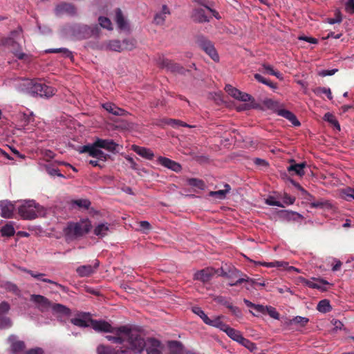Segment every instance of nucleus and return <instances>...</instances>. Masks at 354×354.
<instances>
[{"mask_svg":"<svg viewBox=\"0 0 354 354\" xmlns=\"http://www.w3.org/2000/svg\"><path fill=\"white\" fill-rule=\"evenodd\" d=\"M115 336L106 335V338L115 344H122L126 342L127 344L122 348H133L138 345V341L140 340L143 343V349L145 346V340L142 336L136 330H131L127 326H122L119 328H115Z\"/></svg>","mask_w":354,"mask_h":354,"instance_id":"nucleus-1","label":"nucleus"},{"mask_svg":"<svg viewBox=\"0 0 354 354\" xmlns=\"http://www.w3.org/2000/svg\"><path fill=\"white\" fill-rule=\"evenodd\" d=\"M19 89L31 96L50 97L55 94L56 89L44 83L36 80L26 79L22 81Z\"/></svg>","mask_w":354,"mask_h":354,"instance_id":"nucleus-2","label":"nucleus"},{"mask_svg":"<svg viewBox=\"0 0 354 354\" xmlns=\"http://www.w3.org/2000/svg\"><path fill=\"white\" fill-rule=\"evenodd\" d=\"M91 227V223L88 219H82L79 222H69L64 229V233L68 238L75 239L88 233Z\"/></svg>","mask_w":354,"mask_h":354,"instance_id":"nucleus-3","label":"nucleus"},{"mask_svg":"<svg viewBox=\"0 0 354 354\" xmlns=\"http://www.w3.org/2000/svg\"><path fill=\"white\" fill-rule=\"evenodd\" d=\"M138 341L137 346H133V348H120L115 349L109 346L100 345L97 348L98 354H136L140 353L143 351V343L140 340Z\"/></svg>","mask_w":354,"mask_h":354,"instance_id":"nucleus-4","label":"nucleus"},{"mask_svg":"<svg viewBox=\"0 0 354 354\" xmlns=\"http://www.w3.org/2000/svg\"><path fill=\"white\" fill-rule=\"evenodd\" d=\"M40 205L34 201H29L19 206V214L24 219H34L37 216Z\"/></svg>","mask_w":354,"mask_h":354,"instance_id":"nucleus-5","label":"nucleus"},{"mask_svg":"<svg viewBox=\"0 0 354 354\" xmlns=\"http://www.w3.org/2000/svg\"><path fill=\"white\" fill-rule=\"evenodd\" d=\"M157 64L158 67L166 69L167 71L174 74L184 75L187 71H188V70H186L180 64L164 57H160L157 61Z\"/></svg>","mask_w":354,"mask_h":354,"instance_id":"nucleus-6","label":"nucleus"},{"mask_svg":"<svg viewBox=\"0 0 354 354\" xmlns=\"http://www.w3.org/2000/svg\"><path fill=\"white\" fill-rule=\"evenodd\" d=\"M89 46L93 49L100 50H111L118 53L124 50L122 44L118 39L106 40L101 44H91Z\"/></svg>","mask_w":354,"mask_h":354,"instance_id":"nucleus-7","label":"nucleus"},{"mask_svg":"<svg viewBox=\"0 0 354 354\" xmlns=\"http://www.w3.org/2000/svg\"><path fill=\"white\" fill-rule=\"evenodd\" d=\"M196 43L214 62H218L219 56L210 41L203 35L196 37Z\"/></svg>","mask_w":354,"mask_h":354,"instance_id":"nucleus-8","label":"nucleus"},{"mask_svg":"<svg viewBox=\"0 0 354 354\" xmlns=\"http://www.w3.org/2000/svg\"><path fill=\"white\" fill-rule=\"evenodd\" d=\"M99 147L94 146V142L91 145H84L80 149V153H88L90 156L96 158L98 160L106 161L109 157L108 154L104 153L99 149Z\"/></svg>","mask_w":354,"mask_h":354,"instance_id":"nucleus-9","label":"nucleus"},{"mask_svg":"<svg viewBox=\"0 0 354 354\" xmlns=\"http://www.w3.org/2000/svg\"><path fill=\"white\" fill-rule=\"evenodd\" d=\"M100 32V28L97 25L87 26L82 25L80 26L77 30V35L79 39H84L90 38L92 36H96Z\"/></svg>","mask_w":354,"mask_h":354,"instance_id":"nucleus-10","label":"nucleus"},{"mask_svg":"<svg viewBox=\"0 0 354 354\" xmlns=\"http://www.w3.org/2000/svg\"><path fill=\"white\" fill-rule=\"evenodd\" d=\"M30 301L37 304L41 312H46L51 308L52 302L46 297L40 295H32Z\"/></svg>","mask_w":354,"mask_h":354,"instance_id":"nucleus-11","label":"nucleus"},{"mask_svg":"<svg viewBox=\"0 0 354 354\" xmlns=\"http://www.w3.org/2000/svg\"><path fill=\"white\" fill-rule=\"evenodd\" d=\"M91 326L97 332L115 333V328L104 320H91Z\"/></svg>","mask_w":354,"mask_h":354,"instance_id":"nucleus-12","label":"nucleus"},{"mask_svg":"<svg viewBox=\"0 0 354 354\" xmlns=\"http://www.w3.org/2000/svg\"><path fill=\"white\" fill-rule=\"evenodd\" d=\"M192 312L194 314L199 316L203 319V321L207 325L215 327H220V324H221V322L218 318H216L214 320L210 319L200 307L194 306L192 308Z\"/></svg>","mask_w":354,"mask_h":354,"instance_id":"nucleus-13","label":"nucleus"},{"mask_svg":"<svg viewBox=\"0 0 354 354\" xmlns=\"http://www.w3.org/2000/svg\"><path fill=\"white\" fill-rule=\"evenodd\" d=\"M90 313H82L77 315V317L71 319V322L78 327L85 328L91 326Z\"/></svg>","mask_w":354,"mask_h":354,"instance_id":"nucleus-14","label":"nucleus"},{"mask_svg":"<svg viewBox=\"0 0 354 354\" xmlns=\"http://www.w3.org/2000/svg\"><path fill=\"white\" fill-rule=\"evenodd\" d=\"M56 15H61L64 13L71 15L74 16L76 15V8L74 5L69 3H61L58 4L55 10Z\"/></svg>","mask_w":354,"mask_h":354,"instance_id":"nucleus-15","label":"nucleus"},{"mask_svg":"<svg viewBox=\"0 0 354 354\" xmlns=\"http://www.w3.org/2000/svg\"><path fill=\"white\" fill-rule=\"evenodd\" d=\"M100 262L96 260L95 263L93 266L91 265H84L79 266L76 269V272L78 275L81 277H89L94 272H95L96 270L99 267Z\"/></svg>","mask_w":354,"mask_h":354,"instance_id":"nucleus-16","label":"nucleus"},{"mask_svg":"<svg viewBox=\"0 0 354 354\" xmlns=\"http://www.w3.org/2000/svg\"><path fill=\"white\" fill-rule=\"evenodd\" d=\"M94 146L113 152L116 151L118 145L113 140L97 138L94 142Z\"/></svg>","mask_w":354,"mask_h":354,"instance_id":"nucleus-17","label":"nucleus"},{"mask_svg":"<svg viewBox=\"0 0 354 354\" xmlns=\"http://www.w3.org/2000/svg\"><path fill=\"white\" fill-rule=\"evenodd\" d=\"M216 272L214 268H207L196 272L194 274V279L201 281L203 283L209 281L215 274Z\"/></svg>","mask_w":354,"mask_h":354,"instance_id":"nucleus-18","label":"nucleus"},{"mask_svg":"<svg viewBox=\"0 0 354 354\" xmlns=\"http://www.w3.org/2000/svg\"><path fill=\"white\" fill-rule=\"evenodd\" d=\"M158 162L162 166L166 168H168L175 172H180L182 169L181 165L168 158L159 156L158 158Z\"/></svg>","mask_w":354,"mask_h":354,"instance_id":"nucleus-19","label":"nucleus"},{"mask_svg":"<svg viewBox=\"0 0 354 354\" xmlns=\"http://www.w3.org/2000/svg\"><path fill=\"white\" fill-rule=\"evenodd\" d=\"M306 167V162L301 163H296L294 160H292L290 165L287 167V170L289 173L293 172L295 174L303 176L305 174L304 169Z\"/></svg>","mask_w":354,"mask_h":354,"instance_id":"nucleus-20","label":"nucleus"},{"mask_svg":"<svg viewBox=\"0 0 354 354\" xmlns=\"http://www.w3.org/2000/svg\"><path fill=\"white\" fill-rule=\"evenodd\" d=\"M145 347L147 354H162L160 350V342L156 339H149L147 342H145Z\"/></svg>","mask_w":354,"mask_h":354,"instance_id":"nucleus-21","label":"nucleus"},{"mask_svg":"<svg viewBox=\"0 0 354 354\" xmlns=\"http://www.w3.org/2000/svg\"><path fill=\"white\" fill-rule=\"evenodd\" d=\"M102 107L109 113L117 116L126 115L127 112L112 102H106L102 104Z\"/></svg>","mask_w":354,"mask_h":354,"instance_id":"nucleus-22","label":"nucleus"},{"mask_svg":"<svg viewBox=\"0 0 354 354\" xmlns=\"http://www.w3.org/2000/svg\"><path fill=\"white\" fill-rule=\"evenodd\" d=\"M0 208L1 210V216L3 218H11L13 214L14 205L7 201L0 202Z\"/></svg>","mask_w":354,"mask_h":354,"instance_id":"nucleus-23","label":"nucleus"},{"mask_svg":"<svg viewBox=\"0 0 354 354\" xmlns=\"http://www.w3.org/2000/svg\"><path fill=\"white\" fill-rule=\"evenodd\" d=\"M222 330H223L231 339L233 340L238 342L242 334L240 331L230 327L229 326L221 322L219 327Z\"/></svg>","mask_w":354,"mask_h":354,"instance_id":"nucleus-24","label":"nucleus"},{"mask_svg":"<svg viewBox=\"0 0 354 354\" xmlns=\"http://www.w3.org/2000/svg\"><path fill=\"white\" fill-rule=\"evenodd\" d=\"M132 149L137 154H138L139 156H140L141 157H142L145 159L152 160L154 158V153L150 149L137 146V145H133Z\"/></svg>","mask_w":354,"mask_h":354,"instance_id":"nucleus-25","label":"nucleus"},{"mask_svg":"<svg viewBox=\"0 0 354 354\" xmlns=\"http://www.w3.org/2000/svg\"><path fill=\"white\" fill-rule=\"evenodd\" d=\"M317 282L310 281V280H305V283L306 286H308L309 288H315L318 290H321L322 291H326L327 288L325 287V286L328 285L329 283L323 279H313Z\"/></svg>","mask_w":354,"mask_h":354,"instance_id":"nucleus-26","label":"nucleus"},{"mask_svg":"<svg viewBox=\"0 0 354 354\" xmlns=\"http://www.w3.org/2000/svg\"><path fill=\"white\" fill-rule=\"evenodd\" d=\"M277 114L289 120L294 126H299L301 124L295 115L288 110L279 109Z\"/></svg>","mask_w":354,"mask_h":354,"instance_id":"nucleus-27","label":"nucleus"},{"mask_svg":"<svg viewBox=\"0 0 354 354\" xmlns=\"http://www.w3.org/2000/svg\"><path fill=\"white\" fill-rule=\"evenodd\" d=\"M192 17L194 21L198 23L209 22V19L205 15V10L203 8H196L193 10Z\"/></svg>","mask_w":354,"mask_h":354,"instance_id":"nucleus-28","label":"nucleus"},{"mask_svg":"<svg viewBox=\"0 0 354 354\" xmlns=\"http://www.w3.org/2000/svg\"><path fill=\"white\" fill-rule=\"evenodd\" d=\"M24 272L28 273L29 274H30L32 277L38 279V280H40L41 281H44V282H46V283H51V284H54L61 288H64L63 286H62L61 284L54 281H52L49 279H46V278H44L43 277L45 276V274L44 273H37V272H33L32 270H27V269H24L23 270Z\"/></svg>","mask_w":354,"mask_h":354,"instance_id":"nucleus-29","label":"nucleus"},{"mask_svg":"<svg viewBox=\"0 0 354 354\" xmlns=\"http://www.w3.org/2000/svg\"><path fill=\"white\" fill-rule=\"evenodd\" d=\"M170 15V10L166 5H163L160 12L154 17V22L158 25L163 24L167 15Z\"/></svg>","mask_w":354,"mask_h":354,"instance_id":"nucleus-30","label":"nucleus"},{"mask_svg":"<svg viewBox=\"0 0 354 354\" xmlns=\"http://www.w3.org/2000/svg\"><path fill=\"white\" fill-rule=\"evenodd\" d=\"M225 189L218 191H212L209 193V196L214 197L219 200H223L226 198V194L231 190V187L229 184H225Z\"/></svg>","mask_w":354,"mask_h":354,"instance_id":"nucleus-31","label":"nucleus"},{"mask_svg":"<svg viewBox=\"0 0 354 354\" xmlns=\"http://www.w3.org/2000/svg\"><path fill=\"white\" fill-rule=\"evenodd\" d=\"M54 313L59 314L64 316H68L71 315V310L64 305L61 304H52L50 308Z\"/></svg>","mask_w":354,"mask_h":354,"instance_id":"nucleus-32","label":"nucleus"},{"mask_svg":"<svg viewBox=\"0 0 354 354\" xmlns=\"http://www.w3.org/2000/svg\"><path fill=\"white\" fill-rule=\"evenodd\" d=\"M169 347L170 351L169 354H191L190 353L186 352L183 349L182 344L177 341L171 342Z\"/></svg>","mask_w":354,"mask_h":354,"instance_id":"nucleus-33","label":"nucleus"},{"mask_svg":"<svg viewBox=\"0 0 354 354\" xmlns=\"http://www.w3.org/2000/svg\"><path fill=\"white\" fill-rule=\"evenodd\" d=\"M115 22L120 30H125L127 28V21L123 16L122 12L120 8L115 10Z\"/></svg>","mask_w":354,"mask_h":354,"instance_id":"nucleus-34","label":"nucleus"},{"mask_svg":"<svg viewBox=\"0 0 354 354\" xmlns=\"http://www.w3.org/2000/svg\"><path fill=\"white\" fill-rule=\"evenodd\" d=\"M215 301L230 309L232 313H236L239 310V308L234 306L232 303L230 302L225 297L223 296H218L215 298Z\"/></svg>","mask_w":354,"mask_h":354,"instance_id":"nucleus-35","label":"nucleus"},{"mask_svg":"<svg viewBox=\"0 0 354 354\" xmlns=\"http://www.w3.org/2000/svg\"><path fill=\"white\" fill-rule=\"evenodd\" d=\"M109 230V225L107 223H101L95 227L94 229V234L99 237H104L107 234Z\"/></svg>","mask_w":354,"mask_h":354,"instance_id":"nucleus-36","label":"nucleus"},{"mask_svg":"<svg viewBox=\"0 0 354 354\" xmlns=\"http://www.w3.org/2000/svg\"><path fill=\"white\" fill-rule=\"evenodd\" d=\"M165 124L169 125L174 128H178L179 127H186L192 128L193 126L187 124V123L176 119H165Z\"/></svg>","mask_w":354,"mask_h":354,"instance_id":"nucleus-37","label":"nucleus"},{"mask_svg":"<svg viewBox=\"0 0 354 354\" xmlns=\"http://www.w3.org/2000/svg\"><path fill=\"white\" fill-rule=\"evenodd\" d=\"M332 307L330 304V301L328 299H322L321 300L317 306V310L319 312L326 313H328L331 310Z\"/></svg>","mask_w":354,"mask_h":354,"instance_id":"nucleus-38","label":"nucleus"},{"mask_svg":"<svg viewBox=\"0 0 354 354\" xmlns=\"http://www.w3.org/2000/svg\"><path fill=\"white\" fill-rule=\"evenodd\" d=\"M124 50H132L136 48L137 41L133 38L124 39L122 41Z\"/></svg>","mask_w":354,"mask_h":354,"instance_id":"nucleus-39","label":"nucleus"},{"mask_svg":"<svg viewBox=\"0 0 354 354\" xmlns=\"http://www.w3.org/2000/svg\"><path fill=\"white\" fill-rule=\"evenodd\" d=\"M237 342L249 349L250 351H253L257 349L256 344L249 339L245 338L243 335L241 336Z\"/></svg>","mask_w":354,"mask_h":354,"instance_id":"nucleus-40","label":"nucleus"},{"mask_svg":"<svg viewBox=\"0 0 354 354\" xmlns=\"http://www.w3.org/2000/svg\"><path fill=\"white\" fill-rule=\"evenodd\" d=\"M324 119L331 124L336 129L340 131V125L334 115L329 112L326 113Z\"/></svg>","mask_w":354,"mask_h":354,"instance_id":"nucleus-41","label":"nucleus"},{"mask_svg":"<svg viewBox=\"0 0 354 354\" xmlns=\"http://www.w3.org/2000/svg\"><path fill=\"white\" fill-rule=\"evenodd\" d=\"M73 205H75L79 208L88 209L91 206V202L88 199H77L71 201Z\"/></svg>","mask_w":354,"mask_h":354,"instance_id":"nucleus-42","label":"nucleus"},{"mask_svg":"<svg viewBox=\"0 0 354 354\" xmlns=\"http://www.w3.org/2000/svg\"><path fill=\"white\" fill-rule=\"evenodd\" d=\"M1 232L3 236H12L15 234V230L12 224L7 223L1 227Z\"/></svg>","mask_w":354,"mask_h":354,"instance_id":"nucleus-43","label":"nucleus"},{"mask_svg":"<svg viewBox=\"0 0 354 354\" xmlns=\"http://www.w3.org/2000/svg\"><path fill=\"white\" fill-rule=\"evenodd\" d=\"M46 53H62L65 57H68V58L73 57L72 52L66 48H52V49L47 50Z\"/></svg>","mask_w":354,"mask_h":354,"instance_id":"nucleus-44","label":"nucleus"},{"mask_svg":"<svg viewBox=\"0 0 354 354\" xmlns=\"http://www.w3.org/2000/svg\"><path fill=\"white\" fill-rule=\"evenodd\" d=\"M313 92L315 94L319 96H320L322 94H326L329 100L333 99L331 91L329 88L317 87L313 90Z\"/></svg>","mask_w":354,"mask_h":354,"instance_id":"nucleus-45","label":"nucleus"},{"mask_svg":"<svg viewBox=\"0 0 354 354\" xmlns=\"http://www.w3.org/2000/svg\"><path fill=\"white\" fill-rule=\"evenodd\" d=\"M342 197L347 201L354 200V189L351 187H346L342 190Z\"/></svg>","mask_w":354,"mask_h":354,"instance_id":"nucleus-46","label":"nucleus"},{"mask_svg":"<svg viewBox=\"0 0 354 354\" xmlns=\"http://www.w3.org/2000/svg\"><path fill=\"white\" fill-rule=\"evenodd\" d=\"M263 104L268 109L273 110L277 113L279 109V103L272 99H266L263 101Z\"/></svg>","mask_w":354,"mask_h":354,"instance_id":"nucleus-47","label":"nucleus"},{"mask_svg":"<svg viewBox=\"0 0 354 354\" xmlns=\"http://www.w3.org/2000/svg\"><path fill=\"white\" fill-rule=\"evenodd\" d=\"M25 347V343L23 341H16L12 344L11 350L12 353H17L22 351Z\"/></svg>","mask_w":354,"mask_h":354,"instance_id":"nucleus-48","label":"nucleus"},{"mask_svg":"<svg viewBox=\"0 0 354 354\" xmlns=\"http://www.w3.org/2000/svg\"><path fill=\"white\" fill-rule=\"evenodd\" d=\"M5 289L10 292L14 293L15 295H20V290L17 287V286L13 283L11 282H7L4 285Z\"/></svg>","mask_w":354,"mask_h":354,"instance_id":"nucleus-49","label":"nucleus"},{"mask_svg":"<svg viewBox=\"0 0 354 354\" xmlns=\"http://www.w3.org/2000/svg\"><path fill=\"white\" fill-rule=\"evenodd\" d=\"M98 21H99V24L101 27L108 29V30L112 29V27H111L112 24H111V20L109 18L105 17H100L98 19Z\"/></svg>","mask_w":354,"mask_h":354,"instance_id":"nucleus-50","label":"nucleus"},{"mask_svg":"<svg viewBox=\"0 0 354 354\" xmlns=\"http://www.w3.org/2000/svg\"><path fill=\"white\" fill-rule=\"evenodd\" d=\"M243 282H249L251 283V284H254L255 283V280L250 279L246 275H245V277L239 278L237 280H236L235 282H229L228 285L230 286H238Z\"/></svg>","mask_w":354,"mask_h":354,"instance_id":"nucleus-51","label":"nucleus"},{"mask_svg":"<svg viewBox=\"0 0 354 354\" xmlns=\"http://www.w3.org/2000/svg\"><path fill=\"white\" fill-rule=\"evenodd\" d=\"M225 91L230 95H231L232 97L236 100L239 97V95H240L241 91L238 90L237 88L233 87L231 85H226Z\"/></svg>","mask_w":354,"mask_h":354,"instance_id":"nucleus-52","label":"nucleus"},{"mask_svg":"<svg viewBox=\"0 0 354 354\" xmlns=\"http://www.w3.org/2000/svg\"><path fill=\"white\" fill-rule=\"evenodd\" d=\"M237 100L242 102H250L251 104H255L254 99L251 95L241 91L240 92V95H239Z\"/></svg>","mask_w":354,"mask_h":354,"instance_id":"nucleus-53","label":"nucleus"},{"mask_svg":"<svg viewBox=\"0 0 354 354\" xmlns=\"http://www.w3.org/2000/svg\"><path fill=\"white\" fill-rule=\"evenodd\" d=\"M188 184L190 186L195 187L199 189H202L204 187V183L202 180L198 178H189L188 179Z\"/></svg>","mask_w":354,"mask_h":354,"instance_id":"nucleus-54","label":"nucleus"},{"mask_svg":"<svg viewBox=\"0 0 354 354\" xmlns=\"http://www.w3.org/2000/svg\"><path fill=\"white\" fill-rule=\"evenodd\" d=\"M345 10L348 14H354V0H348L345 3Z\"/></svg>","mask_w":354,"mask_h":354,"instance_id":"nucleus-55","label":"nucleus"},{"mask_svg":"<svg viewBox=\"0 0 354 354\" xmlns=\"http://www.w3.org/2000/svg\"><path fill=\"white\" fill-rule=\"evenodd\" d=\"M328 205V202L326 201H323V200L314 201V202H312L310 204L312 207H315V208H323L324 207H326Z\"/></svg>","mask_w":354,"mask_h":354,"instance_id":"nucleus-56","label":"nucleus"},{"mask_svg":"<svg viewBox=\"0 0 354 354\" xmlns=\"http://www.w3.org/2000/svg\"><path fill=\"white\" fill-rule=\"evenodd\" d=\"M266 204L272 206L283 207L280 201H276L274 197H269L266 201Z\"/></svg>","mask_w":354,"mask_h":354,"instance_id":"nucleus-57","label":"nucleus"},{"mask_svg":"<svg viewBox=\"0 0 354 354\" xmlns=\"http://www.w3.org/2000/svg\"><path fill=\"white\" fill-rule=\"evenodd\" d=\"M295 323L299 324L301 326H304L308 322V319L306 317H303L300 316H297L294 319Z\"/></svg>","mask_w":354,"mask_h":354,"instance_id":"nucleus-58","label":"nucleus"},{"mask_svg":"<svg viewBox=\"0 0 354 354\" xmlns=\"http://www.w3.org/2000/svg\"><path fill=\"white\" fill-rule=\"evenodd\" d=\"M342 21V15L340 14L339 12H337L335 14V18H332V19H329V24H335L336 23H341Z\"/></svg>","mask_w":354,"mask_h":354,"instance_id":"nucleus-59","label":"nucleus"},{"mask_svg":"<svg viewBox=\"0 0 354 354\" xmlns=\"http://www.w3.org/2000/svg\"><path fill=\"white\" fill-rule=\"evenodd\" d=\"M10 309V305L8 303L3 301L0 304V315L6 313Z\"/></svg>","mask_w":354,"mask_h":354,"instance_id":"nucleus-60","label":"nucleus"},{"mask_svg":"<svg viewBox=\"0 0 354 354\" xmlns=\"http://www.w3.org/2000/svg\"><path fill=\"white\" fill-rule=\"evenodd\" d=\"M338 70L337 69H332V70H323L322 71L319 75L322 77L329 76L334 75Z\"/></svg>","mask_w":354,"mask_h":354,"instance_id":"nucleus-61","label":"nucleus"},{"mask_svg":"<svg viewBox=\"0 0 354 354\" xmlns=\"http://www.w3.org/2000/svg\"><path fill=\"white\" fill-rule=\"evenodd\" d=\"M267 310H268V314L270 315V317H272L274 319H279V314L278 312H277L275 308H274L272 307H269V308L267 307Z\"/></svg>","mask_w":354,"mask_h":354,"instance_id":"nucleus-62","label":"nucleus"},{"mask_svg":"<svg viewBox=\"0 0 354 354\" xmlns=\"http://www.w3.org/2000/svg\"><path fill=\"white\" fill-rule=\"evenodd\" d=\"M43 155L48 160H50L55 157L54 152L50 149H45L43 152Z\"/></svg>","mask_w":354,"mask_h":354,"instance_id":"nucleus-63","label":"nucleus"},{"mask_svg":"<svg viewBox=\"0 0 354 354\" xmlns=\"http://www.w3.org/2000/svg\"><path fill=\"white\" fill-rule=\"evenodd\" d=\"M25 354H44V351L41 348H35L27 351Z\"/></svg>","mask_w":354,"mask_h":354,"instance_id":"nucleus-64","label":"nucleus"}]
</instances>
